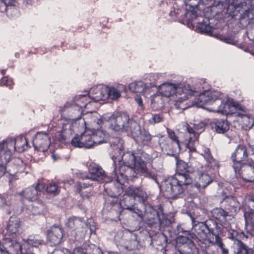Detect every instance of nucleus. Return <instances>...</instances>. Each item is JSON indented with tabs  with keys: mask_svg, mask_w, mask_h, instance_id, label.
I'll return each mask as SVG.
<instances>
[{
	"mask_svg": "<svg viewBox=\"0 0 254 254\" xmlns=\"http://www.w3.org/2000/svg\"><path fill=\"white\" fill-rule=\"evenodd\" d=\"M245 222L254 224V211H245L244 214Z\"/></svg>",
	"mask_w": 254,
	"mask_h": 254,
	"instance_id": "61",
	"label": "nucleus"
},
{
	"mask_svg": "<svg viewBox=\"0 0 254 254\" xmlns=\"http://www.w3.org/2000/svg\"><path fill=\"white\" fill-rule=\"evenodd\" d=\"M126 87L125 85L120 84L115 86L108 87L107 99L110 98L112 100H117L121 96L122 92L125 91Z\"/></svg>",
	"mask_w": 254,
	"mask_h": 254,
	"instance_id": "33",
	"label": "nucleus"
},
{
	"mask_svg": "<svg viewBox=\"0 0 254 254\" xmlns=\"http://www.w3.org/2000/svg\"><path fill=\"white\" fill-rule=\"evenodd\" d=\"M46 191L48 193L56 196L60 193V188L57 184L51 183L47 186Z\"/></svg>",
	"mask_w": 254,
	"mask_h": 254,
	"instance_id": "50",
	"label": "nucleus"
},
{
	"mask_svg": "<svg viewBox=\"0 0 254 254\" xmlns=\"http://www.w3.org/2000/svg\"><path fill=\"white\" fill-rule=\"evenodd\" d=\"M104 189L110 196H118L116 190L115 181L112 180L105 184Z\"/></svg>",
	"mask_w": 254,
	"mask_h": 254,
	"instance_id": "45",
	"label": "nucleus"
},
{
	"mask_svg": "<svg viewBox=\"0 0 254 254\" xmlns=\"http://www.w3.org/2000/svg\"><path fill=\"white\" fill-rule=\"evenodd\" d=\"M159 146L164 154L170 156H175L181 150V144L174 143L169 138L161 136L158 140Z\"/></svg>",
	"mask_w": 254,
	"mask_h": 254,
	"instance_id": "16",
	"label": "nucleus"
},
{
	"mask_svg": "<svg viewBox=\"0 0 254 254\" xmlns=\"http://www.w3.org/2000/svg\"><path fill=\"white\" fill-rule=\"evenodd\" d=\"M0 144H2L3 149L4 151L8 150L11 153L12 148L19 153L24 152L30 148L27 139L23 135L19 136L15 139L12 138H7L3 140Z\"/></svg>",
	"mask_w": 254,
	"mask_h": 254,
	"instance_id": "6",
	"label": "nucleus"
},
{
	"mask_svg": "<svg viewBox=\"0 0 254 254\" xmlns=\"http://www.w3.org/2000/svg\"><path fill=\"white\" fill-rule=\"evenodd\" d=\"M247 209L245 211H254V199L249 198L247 201Z\"/></svg>",
	"mask_w": 254,
	"mask_h": 254,
	"instance_id": "64",
	"label": "nucleus"
},
{
	"mask_svg": "<svg viewBox=\"0 0 254 254\" xmlns=\"http://www.w3.org/2000/svg\"><path fill=\"white\" fill-rule=\"evenodd\" d=\"M135 156L134 167L138 172L142 174L145 177L156 180V176L146 166L147 162H151L152 157L144 150L138 149L135 150Z\"/></svg>",
	"mask_w": 254,
	"mask_h": 254,
	"instance_id": "5",
	"label": "nucleus"
},
{
	"mask_svg": "<svg viewBox=\"0 0 254 254\" xmlns=\"http://www.w3.org/2000/svg\"><path fill=\"white\" fill-rule=\"evenodd\" d=\"M70 101L82 109L83 108L86 107L88 104L91 102V100L89 95H79L74 97Z\"/></svg>",
	"mask_w": 254,
	"mask_h": 254,
	"instance_id": "38",
	"label": "nucleus"
},
{
	"mask_svg": "<svg viewBox=\"0 0 254 254\" xmlns=\"http://www.w3.org/2000/svg\"><path fill=\"white\" fill-rule=\"evenodd\" d=\"M201 155L206 162L205 165V167L208 168L209 169L218 168L217 161L213 157L209 148H205Z\"/></svg>",
	"mask_w": 254,
	"mask_h": 254,
	"instance_id": "37",
	"label": "nucleus"
},
{
	"mask_svg": "<svg viewBox=\"0 0 254 254\" xmlns=\"http://www.w3.org/2000/svg\"><path fill=\"white\" fill-rule=\"evenodd\" d=\"M151 104L153 108L159 109L164 106V102L162 95H158L153 97L151 100Z\"/></svg>",
	"mask_w": 254,
	"mask_h": 254,
	"instance_id": "48",
	"label": "nucleus"
},
{
	"mask_svg": "<svg viewBox=\"0 0 254 254\" xmlns=\"http://www.w3.org/2000/svg\"><path fill=\"white\" fill-rule=\"evenodd\" d=\"M145 88V84L141 81L132 82L128 85L129 90L134 93H142L144 91Z\"/></svg>",
	"mask_w": 254,
	"mask_h": 254,
	"instance_id": "44",
	"label": "nucleus"
},
{
	"mask_svg": "<svg viewBox=\"0 0 254 254\" xmlns=\"http://www.w3.org/2000/svg\"><path fill=\"white\" fill-rule=\"evenodd\" d=\"M88 250L85 247H78L74 249L73 252L70 254H87Z\"/></svg>",
	"mask_w": 254,
	"mask_h": 254,
	"instance_id": "63",
	"label": "nucleus"
},
{
	"mask_svg": "<svg viewBox=\"0 0 254 254\" xmlns=\"http://www.w3.org/2000/svg\"><path fill=\"white\" fill-rule=\"evenodd\" d=\"M181 12V10L179 9H177V10H175L174 11L171 10L169 14H170V16H171V17H173V16L176 17V18L177 19H178V20H180V21L182 20L183 21H186L188 23L190 22V21H188L184 19L185 18V13L183 15H181V16H180V13Z\"/></svg>",
	"mask_w": 254,
	"mask_h": 254,
	"instance_id": "57",
	"label": "nucleus"
},
{
	"mask_svg": "<svg viewBox=\"0 0 254 254\" xmlns=\"http://www.w3.org/2000/svg\"><path fill=\"white\" fill-rule=\"evenodd\" d=\"M135 150L127 151L123 153L120 163L134 166Z\"/></svg>",
	"mask_w": 254,
	"mask_h": 254,
	"instance_id": "41",
	"label": "nucleus"
},
{
	"mask_svg": "<svg viewBox=\"0 0 254 254\" xmlns=\"http://www.w3.org/2000/svg\"><path fill=\"white\" fill-rule=\"evenodd\" d=\"M70 125L68 124L63 125L62 130L58 132L55 135L56 139L61 143H64L66 141L67 134L70 132Z\"/></svg>",
	"mask_w": 254,
	"mask_h": 254,
	"instance_id": "40",
	"label": "nucleus"
},
{
	"mask_svg": "<svg viewBox=\"0 0 254 254\" xmlns=\"http://www.w3.org/2000/svg\"><path fill=\"white\" fill-rule=\"evenodd\" d=\"M214 245L217 247L218 249H220L222 254H227L228 250L225 248L224 244L222 242L221 239H215Z\"/></svg>",
	"mask_w": 254,
	"mask_h": 254,
	"instance_id": "60",
	"label": "nucleus"
},
{
	"mask_svg": "<svg viewBox=\"0 0 254 254\" xmlns=\"http://www.w3.org/2000/svg\"><path fill=\"white\" fill-rule=\"evenodd\" d=\"M242 119L243 126L246 127V129H250L254 126V119L253 118L244 116Z\"/></svg>",
	"mask_w": 254,
	"mask_h": 254,
	"instance_id": "55",
	"label": "nucleus"
},
{
	"mask_svg": "<svg viewBox=\"0 0 254 254\" xmlns=\"http://www.w3.org/2000/svg\"><path fill=\"white\" fill-rule=\"evenodd\" d=\"M221 204V206L227 211L230 216L236 215L240 210L241 207L240 203L235 196L228 198Z\"/></svg>",
	"mask_w": 254,
	"mask_h": 254,
	"instance_id": "25",
	"label": "nucleus"
},
{
	"mask_svg": "<svg viewBox=\"0 0 254 254\" xmlns=\"http://www.w3.org/2000/svg\"><path fill=\"white\" fill-rule=\"evenodd\" d=\"M99 143L96 135H91L84 132L80 135L76 134L72 139L71 144L74 147L90 148L93 143Z\"/></svg>",
	"mask_w": 254,
	"mask_h": 254,
	"instance_id": "8",
	"label": "nucleus"
},
{
	"mask_svg": "<svg viewBox=\"0 0 254 254\" xmlns=\"http://www.w3.org/2000/svg\"><path fill=\"white\" fill-rule=\"evenodd\" d=\"M185 180L181 176L173 175L166 180L161 186L163 196L167 198H182L185 194L186 186L192 183L190 180Z\"/></svg>",
	"mask_w": 254,
	"mask_h": 254,
	"instance_id": "3",
	"label": "nucleus"
},
{
	"mask_svg": "<svg viewBox=\"0 0 254 254\" xmlns=\"http://www.w3.org/2000/svg\"><path fill=\"white\" fill-rule=\"evenodd\" d=\"M236 241L234 243L235 247L237 250L235 251V254H254L252 249L243 244L239 239H236Z\"/></svg>",
	"mask_w": 254,
	"mask_h": 254,
	"instance_id": "39",
	"label": "nucleus"
},
{
	"mask_svg": "<svg viewBox=\"0 0 254 254\" xmlns=\"http://www.w3.org/2000/svg\"><path fill=\"white\" fill-rule=\"evenodd\" d=\"M81 220L80 218L72 216L69 217L65 224L67 232L68 231L69 234L72 235V237H75V230L81 224Z\"/></svg>",
	"mask_w": 254,
	"mask_h": 254,
	"instance_id": "34",
	"label": "nucleus"
},
{
	"mask_svg": "<svg viewBox=\"0 0 254 254\" xmlns=\"http://www.w3.org/2000/svg\"><path fill=\"white\" fill-rule=\"evenodd\" d=\"M237 171L234 170L245 182H254V166L250 163H245L242 165Z\"/></svg>",
	"mask_w": 254,
	"mask_h": 254,
	"instance_id": "20",
	"label": "nucleus"
},
{
	"mask_svg": "<svg viewBox=\"0 0 254 254\" xmlns=\"http://www.w3.org/2000/svg\"><path fill=\"white\" fill-rule=\"evenodd\" d=\"M212 218L219 221L221 222H224L227 216H230L227 210L221 207H215L210 211Z\"/></svg>",
	"mask_w": 254,
	"mask_h": 254,
	"instance_id": "35",
	"label": "nucleus"
},
{
	"mask_svg": "<svg viewBox=\"0 0 254 254\" xmlns=\"http://www.w3.org/2000/svg\"><path fill=\"white\" fill-rule=\"evenodd\" d=\"M176 173L174 175H178L183 177L185 180L186 178L190 180V182L192 183V178L190 174L195 172L194 168L189 162H186L183 160L176 157Z\"/></svg>",
	"mask_w": 254,
	"mask_h": 254,
	"instance_id": "17",
	"label": "nucleus"
},
{
	"mask_svg": "<svg viewBox=\"0 0 254 254\" xmlns=\"http://www.w3.org/2000/svg\"><path fill=\"white\" fill-rule=\"evenodd\" d=\"M32 143L36 150L45 152L47 150L51 144L50 134L46 132H37L33 139Z\"/></svg>",
	"mask_w": 254,
	"mask_h": 254,
	"instance_id": "15",
	"label": "nucleus"
},
{
	"mask_svg": "<svg viewBox=\"0 0 254 254\" xmlns=\"http://www.w3.org/2000/svg\"><path fill=\"white\" fill-rule=\"evenodd\" d=\"M161 212V215L159 214L158 212H156V219L153 218L152 220H148L147 224L150 226H153L155 223H156L157 219L158 220L159 222V225L160 227H164V226H169L170 225L172 224L173 221V217L171 216L170 215H168L165 214L162 212L163 209H160Z\"/></svg>",
	"mask_w": 254,
	"mask_h": 254,
	"instance_id": "27",
	"label": "nucleus"
},
{
	"mask_svg": "<svg viewBox=\"0 0 254 254\" xmlns=\"http://www.w3.org/2000/svg\"><path fill=\"white\" fill-rule=\"evenodd\" d=\"M125 183H126V182H122V181H118V178L117 177V180L115 181V185L118 196L123 192V186Z\"/></svg>",
	"mask_w": 254,
	"mask_h": 254,
	"instance_id": "62",
	"label": "nucleus"
},
{
	"mask_svg": "<svg viewBox=\"0 0 254 254\" xmlns=\"http://www.w3.org/2000/svg\"><path fill=\"white\" fill-rule=\"evenodd\" d=\"M138 128L136 129L137 130L131 131L130 133L131 135L135 139L136 138V140H138L142 145L150 146L153 136L151 135L149 131L144 128L141 129L139 124H138Z\"/></svg>",
	"mask_w": 254,
	"mask_h": 254,
	"instance_id": "21",
	"label": "nucleus"
},
{
	"mask_svg": "<svg viewBox=\"0 0 254 254\" xmlns=\"http://www.w3.org/2000/svg\"><path fill=\"white\" fill-rule=\"evenodd\" d=\"M108 86L99 85L92 88L89 92L91 100L95 102L107 99Z\"/></svg>",
	"mask_w": 254,
	"mask_h": 254,
	"instance_id": "22",
	"label": "nucleus"
},
{
	"mask_svg": "<svg viewBox=\"0 0 254 254\" xmlns=\"http://www.w3.org/2000/svg\"><path fill=\"white\" fill-rule=\"evenodd\" d=\"M164 242L166 244V247L162 249L165 254H170L169 249L171 247L177 250L180 254H188V243L191 244V239H164Z\"/></svg>",
	"mask_w": 254,
	"mask_h": 254,
	"instance_id": "7",
	"label": "nucleus"
},
{
	"mask_svg": "<svg viewBox=\"0 0 254 254\" xmlns=\"http://www.w3.org/2000/svg\"><path fill=\"white\" fill-rule=\"evenodd\" d=\"M211 125L212 128L218 133H224L230 128L229 123L226 119H214Z\"/></svg>",
	"mask_w": 254,
	"mask_h": 254,
	"instance_id": "31",
	"label": "nucleus"
},
{
	"mask_svg": "<svg viewBox=\"0 0 254 254\" xmlns=\"http://www.w3.org/2000/svg\"><path fill=\"white\" fill-rule=\"evenodd\" d=\"M198 137L194 135V137L190 136L189 141L186 143V147L188 148L190 152H194L196 151V145L198 144Z\"/></svg>",
	"mask_w": 254,
	"mask_h": 254,
	"instance_id": "49",
	"label": "nucleus"
},
{
	"mask_svg": "<svg viewBox=\"0 0 254 254\" xmlns=\"http://www.w3.org/2000/svg\"><path fill=\"white\" fill-rule=\"evenodd\" d=\"M28 213L30 215L43 214L48 211L46 204L41 200L33 202L27 209Z\"/></svg>",
	"mask_w": 254,
	"mask_h": 254,
	"instance_id": "29",
	"label": "nucleus"
},
{
	"mask_svg": "<svg viewBox=\"0 0 254 254\" xmlns=\"http://www.w3.org/2000/svg\"><path fill=\"white\" fill-rule=\"evenodd\" d=\"M44 188V184L38 182L27 188L23 193L26 199L30 201H35L41 195Z\"/></svg>",
	"mask_w": 254,
	"mask_h": 254,
	"instance_id": "18",
	"label": "nucleus"
},
{
	"mask_svg": "<svg viewBox=\"0 0 254 254\" xmlns=\"http://www.w3.org/2000/svg\"><path fill=\"white\" fill-rule=\"evenodd\" d=\"M107 207H110L111 210H116V208H120V202L118 203V196H110L105 202Z\"/></svg>",
	"mask_w": 254,
	"mask_h": 254,
	"instance_id": "47",
	"label": "nucleus"
},
{
	"mask_svg": "<svg viewBox=\"0 0 254 254\" xmlns=\"http://www.w3.org/2000/svg\"><path fill=\"white\" fill-rule=\"evenodd\" d=\"M221 99L222 96H220L218 100L215 101V102H217V104L218 105L217 111L221 113H226L228 112V109H229V104L226 102H223Z\"/></svg>",
	"mask_w": 254,
	"mask_h": 254,
	"instance_id": "53",
	"label": "nucleus"
},
{
	"mask_svg": "<svg viewBox=\"0 0 254 254\" xmlns=\"http://www.w3.org/2000/svg\"><path fill=\"white\" fill-rule=\"evenodd\" d=\"M120 205L124 209H127L136 213H137V211H139L135 206L134 198L131 194L127 193V189L120 198Z\"/></svg>",
	"mask_w": 254,
	"mask_h": 254,
	"instance_id": "23",
	"label": "nucleus"
},
{
	"mask_svg": "<svg viewBox=\"0 0 254 254\" xmlns=\"http://www.w3.org/2000/svg\"><path fill=\"white\" fill-rule=\"evenodd\" d=\"M90 178L92 181H101L107 178L105 171L101 166L95 163L91 162L88 167Z\"/></svg>",
	"mask_w": 254,
	"mask_h": 254,
	"instance_id": "24",
	"label": "nucleus"
},
{
	"mask_svg": "<svg viewBox=\"0 0 254 254\" xmlns=\"http://www.w3.org/2000/svg\"><path fill=\"white\" fill-rule=\"evenodd\" d=\"M199 2L200 0H185L186 5L184 18L185 20L190 22L198 17V7Z\"/></svg>",
	"mask_w": 254,
	"mask_h": 254,
	"instance_id": "19",
	"label": "nucleus"
},
{
	"mask_svg": "<svg viewBox=\"0 0 254 254\" xmlns=\"http://www.w3.org/2000/svg\"><path fill=\"white\" fill-rule=\"evenodd\" d=\"M231 159L233 162L232 166L234 170L238 171L240 167L246 163L244 161L248 159L247 147L242 144H239L232 154Z\"/></svg>",
	"mask_w": 254,
	"mask_h": 254,
	"instance_id": "12",
	"label": "nucleus"
},
{
	"mask_svg": "<svg viewBox=\"0 0 254 254\" xmlns=\"http://www.w3.org/2000/svg\"><path fill=\"white\" fill-rule=\"evenodd\" d=\"M47 238H63L64 237H72V235L69 234L68 231L66 234L64 233L63 228L57 225H54L47 231Z\"/></svg>",
	"mask_w": 254,
	"mask_h": 254,
	"instance_id": "30",
	"label": "nucleus"
},
{
	"mask_svg": "<svg viewBox=\"0 0 254 254\" xmlns=\"http://www.w3.org/2000/svg\"><path fill=\"white\" fill-rule=\"evenodd\" d=\"M110 143L111 146L117 147L118 149L121 150L123 147L124 141L120 137H112L110 139Z\"/></svg>",
	"mask_w": 254,
	"mask_h": 254,
	"instance_id": "54",
	"label": "nucleus"
},
{
	"mask_svg": "<svg viewBox=\"0 0 254 254\" xmlns=\"http://www.w3.org/2000/svg\"><path fill=\"white\" fill-rule=\"evenodd\" d=\"M192 229L186 230L178 226L175 230V238H207L209 236H214L215 238H220L223 236L225 229L221 225H219L215 220L209 218L204 222H200L191 216Z\"/></svg>",
	"mask_w": 254,
	"mask_h": 254,
	"instance_id": "1",
	"label": "nucleus"
},
{
	"mask_svg": "<svg viewBox=\"0 0 254 254\" xmlns=\"http://www.w3.org/2000/svg\"><path fill=\"white\" fill-rule=\"evenodd\" d=\"M194 131L196 133L194 135L199 136V134L202 132L205 127V124L203 122H200L198 124H194Z\"/></svg>",
	"mask_w": 254,
	"mask_h": 254,
	"instance_id": "58",
	"label": "nucleus"
},
{
	"mask_svg": "<svg viewBox=\"0 0 254 254\" xmlns=\"http://www.w3.org/2000/svg\"><path fill=\"white\" fill-rule=\"evenodd\" d=\"M127 189V193L131 194L135 199L137 197L138 201L142 203H144L147 200V195L141 188L131 186L128 187Z\"/></svg>",
	"mask_w": 254,
	"mask_h": 254,
	"instance_id": "32",
	"label": "nucleus"
},
{
	"mask_svg": "<svg viewBox=\"0 0 254 254\" xmlns=\"http://www.w3.org/2000/svg\"><path fill=\"white\" fill-rule=\"evenodd\" d=\"M103 120L108 122L109 128L117 132L131 133L132 130H137L138 128V124L126 112H114L111 115H107L99 119L97 123L100 124Z\"/></svg>",
	"mask_w": 254,
	"mask_h": 254,
	"instance_id": "2",
	"label": "nucleus"
},
{
	"mask_svg": "<svg viewBox=\"0 0 254 254\" xmlns=\"http://www.w3.org/2000/svg\"><path fill=\"white\" fill-rule=\"evenodd\" d=\"M246 222L245 228L247 232L246 234L239 229H234L231 228L228 229L224 228L222 226L223 228L225 229L223 233V236L221 237L226 236V234L227 233V238H248L249 237H253L254 236V224L253 223Z\"/></svg>",
	"mask_w": 254,
	"mask_h": 254,
	"instance_id": "10",
	"label": "nucleus"
},
{
	"mask_svg": "<svg viewBox=\"0 0 254 254\" xmlns=\"http://www.w3.org/2000/svg\"><path fill=\"white\" fill-rule=\"evenodd\" d=\"M90 186V184L89 183H84L82 184L80 182H77L76 183V191L79 193L81 197L83 198L87 197L89 198V194H84V192L82 191L83 189L87 188Z\"/></svg>",
	"mask_w": 254,
	"mask_h": 254,
	"instance_id": "52",
	"label": "nucleus"
},
{
	"mask_svg": "<svg viewBox=\"0 0 254 254\" xmlns=\"http://www.w3.org/2000/svg\"><path fill=\"white\" fill-rule=\"evenodd\" d=\"M20 233V221L15 215L11 216L7 225V234L16 237Z\"/></svg>",
	"mask_w": 254,
	"mask_h": 254,
	"instance_id": "26",
	"label": "nucleus"
},
{
	"mask_svg": "<svg viewBox=\"0 0 254 254\" xmlns=\"http://www.w3.org/2000/svg\"><path fill=\"white\" fill-rule=\"evenodd\" d=\"M222 94L217 91L206 92L199 95L197 98L192 101V105L197 107H203L205 105L212 104L218 100Z\"/></svg>",
	"mask_w": 254,
	"mask_h": 254,
	"instance_id": "13",
	"label": "nucleus"
},
{
	"mask_svg": "<svg viewBox=\"0 0 254 254\" xmlns=\"http://www.w3.org/2000/svg\"><path fill=\"white\" fill-rule=\"evenodd\" d=\"M2 147V144H0V177L5 174L6 170L5 165L8 162V172L10 175L16 174L23 169L22 160L19 158H15L10 161L12 153L8 150L4 151Z\"/></svg>",
	"mask_w": 254,
	"mask_h": 254,
	"instance_id": "4",
	"label": "nucleus"
},
{
	"mask_svg": "<svg viewBox=\"0 0 254 254\" xmlns=\"http://www.w3.org/2000/svg\"><path fill=\"white\" fill-rule=\"evenodd\" d=\"M164 115L162 113L152 114L151 117L148 119V123L151 125H155L164 121Z\"/></svg>",
	"mask_w": 254,
	"mask_h": 254,
	"instance_id": "51",
	"label": "nucleus"
},
{
	"mask_svg": "<svg viewBox=\"0 0 254 254\" xmlns=\"http://www.w3.org/2000/svg\"><path fill=\"white\" fill-rule=\"evenodd\" d=\"M141 243L138 239H130L128 245L125 246V248L128 251L139 250L142 247Z\"/></svg>",
	"mask_w": 254,
	"mask_h": 254,
	"instance_id": "46",
	"label": "nucleus"
},
{
	"mask_svg": "<svg viewBox=\"0 0 254 254\" xmlns=\"http://www.w3.org/2000/svg\"><path fill=\"white\" fill-rule=\"evenodd\" d=\"M197 175L198 180L193 186L199 190L205 189L213 182V179L210 175L203 171H198Z\"/></svg>",
	"mask_w": 254,
	"mask_h": 254,
	"instance_id": "28",
	"label": "nucleus"
},
{
	"mask_svg": "<svg viewBox=\"0 0 254 254\" xmlns=\"http://www.w3.org/2000/svg\"><path fill=\"white\" fill-rule=\"evenodd\" d=\"M59 112L61 116H67L69 120L76 123V121L81 120L83 110L68 101L64 106L60 107Z\"/></svg>",
	"mask_w": 254,
	"mask_h": 254,
	"instance_id": "9",
	"label": "nucleus"
},
{
	"mask_svg": "<svg viewBox=\"0 0 254 254\" xmlns=\"http://www.w3.org/2000/svg\"><path fill=\"white\" fill-rule=\"evenodd\" d=\"M188 99L189 97L187 95H185L183 97H181L178 99L175 104L176 108L184 110L188 108L194 106V105H192V101L190 103V101L189 103H188Z\"/></svg>",
	"mask_w": 254,
	"mask_h": 254,
	"instance_id": "43",
	"label": "nucleus"
},
{
	"mask_svg": "<svg viewBox=\"0 0 254 254\" xmlns=\"http://www.w3.org/2000/svg\"><path fill=\"white\" fill-rule=\"evenodd\" d=\"M176 86L172 83H164L159 89L160 94L165 97H170L176 93Z\"/></svg>",
	"mask_w": 254,
	"mask_h": 254,
	"instance_id": "36",
	"label": "nucleus"
},
{
	"mask_svg": "<svg viewBox=\"0 0 254 254\" xmlns=\"http://www.w3.org/2000/svg\"><path fill=\"white\" fill-rule=\"evenodd\" d=\"M13 85V81L12 79L7 76H4L0 80V85L5 86L11 89Z\"/></svg>",
	"mask_w": 254,
	"mask_h": 254,
	"instance_id": "56",
	"label": "nucleus"
},
{
	"mask_svg": "<svg viewBox=\"0 0 254 254\" xmlns=\"http://www.w3.org/2000/svg\"><path fill=\"white\" fill-rule=\"evenodd\" d=\"M118 178V181L127 182L129 180L137 178L138 171L134 166L120 163L119 168V175H117L116 168L114 171Z\"/></svg>",
	"mask_w": 254,
	"mask_h": 254,
	"instance_id": "14",
	"label": "nucleus"
},
{
	"mask_svg": "<svg viewBox=\"0 0 254 254\" xmlns=\"http://www.w3.org/2000/svg\"><path fill=\"white\" fill-rule=\"evenodd\" d=\"M167 132L168 134V137L170 139V140L174 142V143H176V144H180L181 142L179 139V137L176 135L175 132L171 129H167Z\"/></svg>",
	"mask_w": 254,
	"mask_h": 254,
	"instance_id": "59",
	"label": "nucleus"
},
{
	"mask_svg": "<svg viewBox=\"0 0 254 254\" xmlns=\"http://www.w3.org/2000/svg\"><path fill=\"white\" fill-rule=\"evenodd\" d=\"M240 13V19H246L249 23L254 22V2L252 0H244L237 7Z\"/></svg>",
	"mask_w": 254,
	"mask_h": 254,
	"instance_id": "11",
	"label": "nucleus"
},
{
	"mask_svg": "<svg viewBox=\"0 0 254 254\" xmlns=\"http://www.w3.org/2000/svg\"><path fill=\"white\" fill-rule=\"evenodd\" d=\"M209 20L206 19V21L203 20L201 22H198L197 24L196 27L199 31L201 33H205L207 35H211L213 32V29L211 27L209 23Z\"/></svg>",
	"mask_w": 254,
	"mask_h": 254,
	"instance_id": "42",
	"label": "nucleus"
}]
</instances>
